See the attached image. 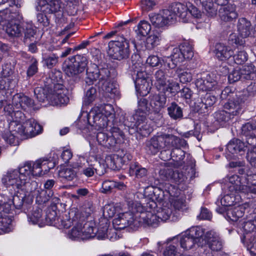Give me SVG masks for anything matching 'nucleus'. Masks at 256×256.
<instances>
[{
    "mask_svg": "<svg viewBox=\"0 0 256 256\" xmlns=\"http://www.w3.org/2000/svg\"><path fill=\"white\" fill-rule=\"evenodd\" d=\"M214 118L220 123L226 122L232 118L228 112L224 108L223 110L216 112L214 113Z\"/></svg>",
    "mask_w": 256,
    "mask_h": 256,
    "instance_id": "nucleus-56",
    "label": "nucleus"
},
{
    "mask_svg": "<svg viewBox=\"0 0 256 256\" xmlns=\"http://www.w3.org/2000/svg\"><path fill=\"white\" fill-rule=\"evenodd\" d=\"M179 242L180 247L184 251H188L194 248L196 244L192 238L186 232L180 235L168 238L165 243L168 244L171 242L176 243Z\"/></svg>",
    "mask_w": 256,
    "mask_h": 256,
    "instance_id": "nucleus-26",
    "label": "nucleus"
},
{
    "mask_svg": "<svg viewBox=\"0 0 256 256\" xmlns=\"http://www.w3.org/2000/svg\"><path fill=\"white\" fill-rule=\"evenodd\" d=\"M186 144L184 140L168 134H158L146 142V150L150 154H155L160 150V158L166 161L171 158L173 160L182 164L184 158V152L180 146Z\"/></svg>",
    "mask_w": 256,
    "mask_h": 256,
    "instance_id": "nucleus-4",
    "label": "nucleus"
},
{
    "mask_svg": "<svg viewBox=\"0 0 256 256\" xmlns=\"http://www.w3.org/2000/svg\"><path fill=\"white\" fill-rule=\"evenodd\" d=\"M147 170L142 167L137 162H132L130 166V173L132 176L135 175L137 178H142L146 176Z\"/></svg>",
    "mask_w": 256,
    "mask_h": 256,
    "instance_id": "nucleus-42",
    "label": "nucleus"
},
{
    "mask_svg": "<svg viewBox=\"0 0 256 256\" xmlns=\"http://www.w3.org/2000/svg\"><path fill=\"white\" fill-rule=\"evenodd\" d=\"M247 146L240 140L234 138L226 145V150L232 154H239L242 155L244 153Z\"/></svg>",
    "mask_w": 256,
    "mask_h": 256,
    "instance_id": "nucleus-35",
    "label": "nucleus"
},
{
    "mask_svg": "<svg viewBox=\"0 0 256 256\" xmlns=\"http://www.w3.org/2000/svg\"><path fill=\"white\" fill-rule=\"evenodd\" d=\"M206 244L212 250H220L222 248L223 242L219 234L214 230L206 232Z\"/></svg>",
    "mask_w": 256,
    "mask_h": 256,
    "instance_id": "nucleus-32",
    "label": "nucleus"
},
{
    "mask_svg": "<svg viewBox=\"0 0 256 256\" xmlns=\"http://www.w3.org/2000/svg\"><path fill=\"white\" fill-rule=\"evenodd\" d=\"M194 56L192 47L188 43L184 42L179 48L173 49L170 56V60L172 64L166 63L167 67L170 68H174L178 64L184 62L185 60L191 59Z\"/></svg>",
    "mask_w": 256,
    "mask_h": 256,
    "instance_id": "nucleus-15",
    "label": "nucleus"
},
{
    "mask_svg": "<svg viewBox=\"0 0 256 256\" xmlns=\"http://www.w3.org/2000/svg\"><path fill=\"white\" fill-rule=\"evenodd\" d=\"M96 89L90 88L87 90L83 100V106H88L92 103L96 98Z\"/></svg>",
    "mask_w": 256,
    "mask_h": 256,
    "instance_id": "nucleus-54",
    "label": "nucleus"
},
{
    "mask_svg": "<svg viewBox=\"0 0 256 256\" xmlns=\"http://www.w3.org/2000/svg\"><path fill=\"white\" fill-rule=\"evenodd\" d=\"M220 18L222 20L226 22L230 21L238 17L236 11L235 6L228 4L220 10Z\"/></svg>",
    "mask_w": 256,
    "mask_h": 256,
    "instance_id": "nucleus-38",
    "label": "nucleus"
},
{
    "mask_svg": "<svg viewBox=\"0 0 256 256\" xmlns=\"http://www.w3.org/2000/svg\"><path fill=\"white\" fill-rule=\"evenodd\" d=\"M160 202L158 204L154 200L148 199L144 206L140 203H130V208L132 212H140V218L142 220L144 226H154L160 221H166L171 218L172 221H176L179 216L176 214L172 204L167 200L166 196L160 198Z\"/></svg>",
    "mask_w": 256,
    "mask_h": 256,
    "instance_id": "nucleus-3",
    "label": "nucleus"
},
{
    "mask_svg": "<svg viewBox=\"0 0 256 256\" xmlns=\"http://www.w3.org/2000/svg\"><path fill=\"white\" fill-rule=\"evenodd\" d=\"M68 94V90L62 84H57L48 94V100L53 106H65L70 100Z\"/></svg>",
    "mask_w": 256,
    "mask_h": 256,
    "instance_id": "nucleus-16",
    "label": "nucleus"
},
{
    "mask_svg": "<svg viewBox=\"0 0 256 256\" xmlns=\"http://www.w3.org/2000/svg\"><path fill=\"white\" fill-rule=\"evenodd\" d=\"M196 86L199 91L208 92L214 90L217 86V82L210 74L198 78Z\"/></svg>",
    "mask_w": 256,
    "mask_h": 256,
    "instance_id": "nucleus-28",
    "label": "nucleus"
},
{
    "mask_svg": "<svg viewBox=\"0 0 256 256\" xmlns=\"http://www.w3.org/2000/svg\"><path fill=\"white\" fill-rule=\"evenodd\" d=\"M188 22L191 18H199L202 16L201 12L191 2H188Z\"/></svg>",
    "mask_w": 256,
    "mask_h": 256,
    "instance_id": "nucleus-57",
    "label": "nucleus"
},
{
    "mask_svg": "<svg viewBox=\"0 0 256 256\" xmlns=\"http://www.w3.org/2000/svg\"><path fill=\"white\" fill-rule=\"evenodd\" d=\"M54 167V163L48 158H40L34 162H27L18 168L7 170L2 174L1 182L4 187L13 190L16 194L19 190L26 191L28 194V203L31 204L33 201L32 186L37 185L34 181L30 182L32 178L44 175Z\"/></svg>",
    "mask_w": 256,
    "mask_h": 256,
    "instance_id": "nucleus-2",
    "label": "nucleus"
},
{
    "mask_svg": "<svg viewBox=\"0 0 256 256\" xmlns=\"http://www.w3.org/2000/svg\"><path fill=\"white\" fill-rule=\"evenodd\" d=\"M86 83H95L110 97L118 96V91L116 85L110 80V71L106 64H91L86 70Z\"/></svg>",
    "mask_w": 256,
    "mask_h": 256,
    "instance_id": "nucleus-8",
    "label": "nucleus"
},
{
    "mask_svg": "<svg viewBox=\"0 0 256 256\" xmlns=\"http://www.w3.org/2000/svg\"><path fill=\"white\" fill-rule=\"evenodd\" d=\"M138 119H133L130 124H128V126L134 130V131L144 136H146L150 134L152 132V128L148 124L146 117L138 118Z\"/></svg>",
    "mask_w": 256,
    "mask_h": 256,
    "instance_id": "nucleus-25",
    "label": "nucleus"
},
{
    "mask_svg": "<svg viewBox=\"0 0 256 256\" xmlns=\"http://www.w3.org/2000/svg\"><path fill=\"white\" fill-rule=\"evenodd\" d=\"M12 222V219L9 216L3 214L0 212V230L8 232L9 231L10 225Z\"/></svg>",
    "mask_w": 256,
    "mask_h": 256,
    "instance_id": "nucleus-55",
    "label": "nucleus"
},
{
    "mask_svg": "<svg viewBox=\"0 0 256 256\" xmlns=\"http://www.w3.org/2000/svg\"><path fill=\"white\" fill-rule=\"evenodd\" d=\"M12 83V78H0V94L3 95L4 98H2V100H8V94H10L8 90ZM0 98V100L2 99V98ZM0 102L1 103V100H0ZM0 106H2L1 104Z\"/></svg>",
    "mask_w": 256,
    "mask_h": 256,
    "instance_id": "nucleus-43",
    "label": "nucleus"
},
{
    "mask_svg": "<svg viewBox=\"0 0 256 256\" xmlns=\"http://www.w3.org/2000/svg\"><path fill=\"white\" fill-rule=\"evenodd\" d=\"M20 5L16 4L0 11V24L6 34L11 38H18L22 36V26H20L18 22L22 19L20 12Z\"/></svg>",
    "mask_w": 256,
    "mask_h": 256,
    "instance_id": "nucleus-9",
    "label": "nucleus"
},
{
    "mask_svg": "<svg viewBox=\"0 0 256 256\" xmlns=\"http://www.w3.org/2000/svg\"><path fill=\"white\" fill-rule=\"evenodd\" d=\"M137 28V34L142 36L147 35L151 30L150 24L146 20L140 21L138 24Z\"/></svg>",
    "mask_w": 256,
    "mask_h": 256,
    "instance_id": "nucleus-52",
    "label": "nucleus"
},
{
    "mask_svg": "<svg viewBox=\"0 0 256 256\" xmlns=\"http://www.w3.org/2000/svg\"><path fill=\"white\" fill-rule=\"evenodd\" d=\"M154 78V84L159 92L164 94L168 92L172 94L178 92L180 84L172 79H168L166 72L162 69L156 72Z\"/></svg>",
    "mask_w": 256,
    "mask_h": 256,
    "instance_id": "nucleus-12",
    "label": "nucleus"
},
{
    "mask_svg": "<svg viewBox=\"0 0 256 256\" xmlns=\"http://www.w3.org/2000/svg\"><path fill=\"white\" fill-rule=\"evenodd\" d=\"M48 78H46V87L48 88H52L57 84H62V74L59 70H54L50 73Z\"/></svg>",
    "mask_w": 256,
    "mask_h": 256,
    "instance_id": "nucleus-40",
    "label": "nucleus"
},
{
    "mask_svg": "<svg viewBox=\"0 0 256 256\" xmlns=\"http://www.w3.org/2000/svg\"><path fill=\"white\" fill-rule=\"evenodd\" d=\"M242 134L246 137L248 145L256 144V121L254 123L248 122L244 124L242 127Z\"/></svg>",
    "mask_w": 256,
    "mask_h": 256,
    "instance_id": "nucleus-29",
    "label": "nucleus"
},
{
    "mask_svg": "<svg viewBox=\"0 0 256 256\" xmlns=\"http://www.w3.org/2000/svg\"><path fill=\"white\" fill-rule=\"evenodd\" d=\"M245 208L242 206H237L224 208L226 211V216L228 220L236 222L240 218H242L244 214Z\"/></svg>",
    "mask_w": 256,
    "mask_h": 256,
    "instance_id": "nucleus-37",
    "label": "nucleus"
},
{
    "mask_svg": "<svg viewBox=\"0 0 256 256\" xmlns=\"http://www.w3.org/2000/svg\"><path fill=\"white\" fill-rule=\"evenodd\" d=\"M82 214L75 208L70 209L69 212L63 214L58 221L57 227L59 228H68L77 221L82 218Z\"/></svg>",
    "mask_w": 256,
    "mask_h": 256,
    "instance_id": "nucleus-22",
    "label": "nucleus"
},
{
    "mask_svg": "<svg viewBox=\"0 0 256 256\" xmlns=\"http://www.w3.org/2000/svg\"><path fill=\"white\" fill-rule=\"evenodd\" d=\"M256 180V174L253 176L240 177L238 175L228 176L225 179L226 194L220 200V204L224 207H232L234 203H237L241 199L239 193L245 194L248 193L256 194V184L252 180Z\"/></svg>",
    "mask_w": 256,
    "mask_h": 256,
    "instance_id": "nucleus-6",
    "label": "nucleus"
},
{
    "mask_svg": "<svg viewBox=\"0 0 256 256\" xmlns=\"http://www.w3.org/2000/svg\"><path fill=\"white\" fill-rule=\"evenodd\" d=\"M240 70L241 68L238 66L230 72L228 76V80L230 83H234L240 79L242 80Z\"/></svg>",
    "mask_w": 256,
    "mask_h": 256,
    "instance_id": "nucleus-61",
    "label": "nucleus"
},
{
    "mask_svg": "<svg viewBox=\"0 0 256 256\" xmlns=\"http://www.w3.org/2000/svg\"><path fill=\"white\" fill-rule=\"evenodd\" d=\"M168 112L170 116L174 120L179 119L182 116V108L175 102H172L168 108Z\"/></svg>",
    "mask_w": 256,
    "mask_h": 256,
    "instance_id": "nucleus-46",
    "label": "nucleus"
},
{
    "mask_svg": "<svg viewBox=\"0 0 256 256\" xmlns=\"http://www.w3.org/2000/svg\"><path fill=\"white\" fill-rule=\"evenodd\" d=\"M108 48V54L114 59L121 60L128 56L129 44L122 36H118L116 40L110 41Z\"/></svg>",
    "mask_w": 256,
    "mask_h": 256,
    "instance_id": "nucleus-14",
    "label": "nucleus"
},
{
    "mask_svg": "<svg viewBox=\"0 0 256 256\" xmlns=\"http://www.w3.org/2000/svg\"><path fill=\"white\" fill-rule=\"evenodd\" d=\"M176 72L182 83H186L191 82L192 79V74L190 70L187 69L182 70V68H178L176 69Z\"/></svg>",
    "mask_w": 256,
    "mask_h": 256,
    "instance_id": "nucleus-48",
    "label": "nucleus"
},
{
    "mask_svg": "<svg viewBox=\"0 0 256 256\" xmlns=\"http://www.w3.org/2000/svg\"><path fill=\"white\" fill-rule=\"evenodd\" d=\"M178 190L175 186L171 184H166V195L168 194L169 196L167 198L168 202L172 204V206L176 214L179 216L176 212V210H183L186 208V198L184 196H176L178 192Z\"/></svg>",
    "mask_w": 256,
    "mask_h": 256,
    "instance_id": "nucleus-18",
    "label": "nucleus"
},
{
    "mask_svg": "<svg viewBox=\"0 0 256 256\" xmlns=\"http://www.w3.org/2000/svg\"><path fill=\"white\" fill-rule=\"evenodd\" d=\"M38 10L46 14H53L60 12L64 4L60 0H38Z\"/></svg>",
    "mask_w": 256,
    "mask_h": 256,
    "instance_id": "nucleus-24",
    "label": "nucleus"
},
{
    "mask_svg": "<svg viewBox=\"0 0 256 256\" xmlns=\"http://www.w3.org/2000/svg\"><path fill=\"white\" fill-rule=\"evenodd\" d=\"M188 2L184 3L174 2L172 4L168 10L174 14L173 21L178 16L184 22H188Z\"/></svg>",
    "mask_w": 256,
    "mask_h": 256,
    "instance_id": "nucleus-27",
    "label": "nucleus"
},
{
    "mask_svg": "<svg viewBox=\"0 0 256 256\" xmlns=\"http://www.w3.org/2000/svg\"><path fill=\"white\" fill-rule=\"evenodd\" d=\"M4 116L10 122V129L23 138L34 137L42 132V126L35 120H26L24 114L21 111H12L10 105L5 106Z\"/></svg>",
    "mask_w": 256,
    "mask_h": 256,
    "instance_id": "nucleus-7",
    "label": "nucleus"
},
{
    "mask_svg": "<svg viewBox=\"0 0 256 256\" xmlns=\"http://www.w3.org/2000/svg\"><path fill=\"white\" fill-rule=\"evenodd\" d=\"M238 95L234 92V90L230 86H227L222 91L221 94V98L222 99H234L236 98V96Z\"/></svg>",
    "mask_w": 256,
    "mask_h": 256,
    "instance_id": "nucleus-62",
    "label": "nucleus"
},
{
    "mask_svg": "<svg viewBox=\"0 0 256 256\" xmlns=\"http://www.w3.org/2000/svg\"><path fill=\"white\" fill-rule=\"evenodd\" d=\"M88 65L86 57L77 55L68 58V63L65 69L66 74L70 77L74 76L85 70Z\"/></svg>",
    "mask_w": 256,
    "mask_h": 256,
    "instance_id": "nucleus-17",
    "label": "nucleus"
},
{
    "mask_svg": "<svg viewBox=\"0 0 256 256\" xmlns=\"http://www.w3.org/2000/svg\"><path fill=\"white\" fill-rule=\"evenodd\" d=\"M36 29L31 22H26L22 24V34H24V40L26 41L28 39L32 40L36 34Z\"/></svg>",
    "mask_w": 256,
    "mask_h": 256,
    "instance_id": "nucleus-44",
    "label": "nucleus"
},
{
    "mask_svg": "<svg viewBox=\"0 0 256 256\" xmlns=\"http://www.w3.org/2000/svg\"><path fill=\"white\" fill-rule=\"evenodd\" d=\"M172 242L165 248L163 252V256H180L182 254L178 252L176 246Z\"/></svg>",
    "mask_w": 256,
    "mask_h": 256,
    "instance_id": "nucleus-60",
    "label": "nucleus"
},
{
    "mask_svg": "<svg viewBox=\"0 0 256 256\" xmlns=\"http://www.w3.org/2000/svg\"><path fill=\"white\" fill-rule=\"evenodd\" d=\"M250 146L252 148L248 151L246 158L250 164L256 167V146Z\"/></svg>",
    "mask_w": 256,
    "mask_h": 256,
    "instance_id": "nucleus-64",
    "label": "nucleus"
},
{
    "mask_svg": "<svg viewBox=\"0 0 256 256\" xmlns=\"http://www.w3.org/2000/svg\"><path fill=\"white\" fill-rule=\"evenodd\" d=\"M14 72V67L10 64H6L2 66V75L4 78H12L13 81V76H12Z\"/></svg>",
    "mask_w": 256,
    "mask_h": 256,
    "instance_id": "nucleus-63",
    "label": "nucleus"
},
{
    "mask_svg": "<svg viewBox=\"0 0 256 256\" xmlns=\"http://www.w3.org/2000/svg\"><path fill=\"white\" fill-rule=\"evenodd\" d=\"M242 80H252L244 92L253 96L256 92V67L252 64H248L242 66L240 70Z\"/></svg>",
    "mask_w": 256,
    "mask_h": 256,
    "instance_id": "nucleus-20",
    "label": "nucleus"
},
{
    "mask_svg": "<svg viewBox=\"0 0 256 256\" xmlns=\"http://www.w3.org/2000/svg\"><path fill=\"white\" fill-rule=\"evenodd\" d=\"M240 230L244 236H249L256 228V218H248L247 221H244L241 224ZM244 238V236H243Z\"/></svg>",
    "mask_w": 256,
    "mask_h": 256,
    "instance_id": "nucleus-41",
    "label": "nucleus"
},
{
    "mask_svg": "<svg viewBox=\"0 0 256 256\" xmlns=\"http://www.w3.org/2000/svg\"><path fill=\"white\" fill-rule=\"evenodd\" d=\"M186 232L198 246H202L206 244V232L204 233L202 228L192 226Z\"/></svg>",
    "mask_w": 256,
    "mask_h": 256,
    "instance_id": "nucleus-30",
    "label": "nucleus"
},
{
    "mask_svg": "<svg viewBox=\"0 0 256 256\" xmlns=\"http://www.w3.org/2000/svg\"><path fill=\"white\" fill-rule=\"evenodd\" d=\"M54 182L52 180H48L45 182L44 187L46 190H42L40 193V197H42L46 194L48 193V196L42 200L44 202H46L52 196V193L50 190L54 186Z\"/></svg>",
    "mask_w": 256,
    "mask_h": 256,
    "instance_id": "nucleus-58",
    "label": "nucleus"
},
{
    "mask_svg": "<svg viewBox=\"0 0 256 256\" xmlns=\"http://www.w3.org/2000/svg\"><path fill=\"white\" fill-rule=\"evenodd\" d=\"M170 58H168L166 60H160L157 56L151 55L147 58L146 62L152 67L158 66L160 64L162 65V64H163L164 68H166L167 67V61Z\"/></svg>",
    "mask_w": 256,
    "mask_h": 256,
    "instance_id": "nucleus-47",
    "label": "nucleus"
},
{
    "mask_svg": "<svg viewBox=\"0 0 256 256\" xmlns=\"http://www.w3.org/2000/svg\"><path fill=\"white\" fill-rule=\"evenodd\" d=\"M115 112L112 104L94 106L90 111L82 112L77 120L78 128L87 132L94 128L103 130L96 136L98 144L104 147L116 149L124 142V134L114 126Z\"/></svg>",
    "mask_w": 256,
    "mask_h": 256,
    "instance_id": "nucleus-1",
    "label": "nucleus"
},
{
    "mask_svg": "<svg viewBox=\"0 0 256 256\" xmlns=\"http://www.w3.org/2000/svg\"><path fill=\"white\" fill-rule=\"evenodd\" d=\"M126 158L125 155L122 156L117 154H110L106 156L104 162L108 168L114 170L123 165Z\"/></svg>",
    "mask_w": 256,
    "mask_h": 256,
    "instance_id": "nucleus-34",
    "label": "nucleus"
},
{
    "mask_svg": "<svg viewBox=\"0 0 256 256\" xmlns=\"http://www.w3.org/2000/svg\"><path fill=\"white\" fill-rule=\"evenodd\" d=\"M12 104L14 107L8 102V100H1L2 106H4L5 108L6 106L10 105L12 106V110L14 112L20 110V108L28 110L33 106L34 101L26 96L17 94L13 96Z\"/></svg>",
    "mask_w": 256,
    "mask_h": 256,
    "instance_id": "nucleus-19",
    "label": "nucleus"
},
{
    "mask_svg": "<svg viewBox=\"0 0 256 256\" xmlns=\"http://www.w3.org/2000/svg\"><path fill=\"white\" fill-rule=\"evenodd\" d=\"M160 174L162 180H171L178 184L183 182L186 179V175L180 173L176 168L171 169L166 166L160 170Z\"/></svg>",
    "mask_w": 256,
    "mask_h": 256,
    "instance_id": "nucleus-23",
    "label": "nucleus"
},
{
    "mask_svg": "<svg viewBox=\"0 0 256 256\" xmlns=\"http://www.w3.org/2000/svg\"><path fill=\"white\" fill-rule=\"evenodd\" d=\"M132 76L134 80L136 91L141 96H146L150 92L152 82L146 72V66L140 60L134 62L131 66Z\"/></svg>",
    "mask_w": 256,
    "mask_h": 256,
    "instance_id": "nucleus-10",
    "label": "nucleus"
},
{
    "mask_svg": "<svg viewBox=\"0 0 256 256\" xmlns=\"http://www.w3.org/2000/svg\"><path fill=\"white\" fill-rule=\"evenodd\" d=\"M28 222L32 224H38L40 227L45 225L44 219L42 218V210L38 206L34 207L28 214Z\"/></svg>",
    "mask_w": 256,
    "mask_h": 256,
    "instance_id": "nucleus-36",
    "label": "nucleus"
},
{
    "mask_svg": "<svg viewBox=\"0 0 256 256\" xmlns=\"http://www.w3.org/2000/svg\"><path fill=\"white\" fill-rule=\"evenodd\" d=\"M246 241V246L247 250L252 256L256 255V235L253 236H244V238Z\"/></svg>",
    "mask_w": 256,
    "mask_h": 256,
    "instance_id": "nucleus-49",
    "label": "nucleus"
},
{
    "mask_svg": "<svg viewBox=\"0 0 256 256\" xmlns=\"http://www.w3.org/2000/svg\"><path fill=\"white\" fill-rule=\"evenodd\" d=\"M250 96L252 95L244 90L242 92H238V95L236 96V98L229 99L224 104V108L233 118L244 112L246 103Z\"/></svg>",
    "mask_w": 256,
    "mask_h": 256,
    "instance_id": "nucleus-13",
    "label": "nucleus"
},
{
    "mask_svg": "<svg viewBox=\"0 0 256 256\" xmlns=\"http://www.w3.org/2000/svg\"><path fill=\"white\" fill-rule=\"evenodd\" d=\"M214 54L218 60L225 61L234 55V50L224 43H218L215 46Z\"/></svg>",
    "mask_w": 256,
    "mask_h": 256,
    "instance_id": "nucleus-31",
    "label": "nucleus"
},
{
    "mask_svg": "<svg viewBox=\"0 0 256 256\" xmlns=\"http://www.w3.org/2000/svg\"><path fill=\"white\" fill-rule=\"evenodd\" d=\"M160 40L161 36L160 34L152 33L146 38L145 46L147 49L152 50L160 44Z\"/></svg>",
    "mask_w": 256,
    "mask_h": 256,
    "instance_id": "nucleus-45",
    "label": "nucleus"
},
{
    "mask_svg": "<svg viewBox=\"0 0 256 256\" xmlns=\"http://www.w3.org/2000/svg\"><path fill=\"white\" fill-rule=\"evenodd\" d=\"M152 24L156 28H162L170 24L173 21L174 14L168 10H164L158 14H151L149 15Z\"/></svg>",
    "mask_w": 256,
    "mask_h": 256,
    "instance_id": "nucleus-21",
    "label": "nucleus"
},
{
    "mask_svg": "<svg viewBox=\"0 0 256 256\" xmlns=\"http://www.w3.org/2000/svg\"><path fill=\"white\" fill-rule=\"evenodd\" d=\"M58 220L59 219L57 218L56 212L52 210H48L44 219L45 224L53 225L56 226H57Z\"/></svg>",
    "mask_w": 256,
    "mask_h": 256,
    "instance_id": "nucleus-50",
    "label": "nucleus"
},
{
    "mask_svg": "<svg viewBox=\"0 0 256 256\" xmlns=\"http://www.w3.org/2000/svg\"><path fill=\"white\" fill-rule=\"evenodd\" d=\"M139 203L138 202L128 201L127 202V210L119 213L112 220V224L115 230H122L128 226L132 228H136L143 226L142 220L140 218V212H132L130 208V203Z\"/></svg>",
    "mask_w": 256,
    "mask_h": 256,
    "instance_id": "nucleus-11",
    "label": "nucleus"
},
{
    "mask_svg": "<svg viewBox=\"0 0 256 256\" xmlns=\"http://www.w3.org/2000/svg\"><path fill=\"white\" fill-rule=\"evenodd\" d=\"M152 112L146 99H141L138 103V108L132 116V119H138V118L146 117L147 112Z\"/></svg>",
    "mask_w": 256,
    "mask_h": 256,
    "instance_id": "nucleus-39",
    "label": "nucleus"
},
{
    "mask_svg": "<svg viewBox=\"0 0 256 256\" xmlns=\"http://www.w3.org/2000/svg\"><path fill=\"white\" fill-rule=\"evenodd\" d=\"M8 124L10 125V122H8ZM9 130H5L2 134V138L4 140L8 143L12 144H14L16 140V136L14 135L15 133L16 132L15 131L12 130L9 127Z\"/></svg>",
    "mask_w": 256,
    "mask_h": 256,
    "instance_id": "nucleus-59",
    "label": "nucleus"
},
{
    "mask_svg": "<svg viewBox=\"0 0 256 256\" xmlns=\"http://www.w3.org/2000/svg\"><path fill=\"white\" fill-rule=\"evenodd\" d=\"M86 218L82 216L80 220L74 223L72 228L66 233V238L72 240L80 241L96 238L98 240H102L106 238L110 240L116 239V234H114L113 230L108 229L110 222L106 218H102L100 220L98 227H94L93 222H88L84 224Z\"/></svg>",
    "mask_w": 256,
    "mask_h": 256,
    "instance_id": "nucleus-5",
    "label": "nucleus"
},
{
    "mask_svg": "<svg viewBox=\"0 0 256 256\" xmlns=\"http://www.w3.org/2000/svg\"><path fill=\"white\" fill-rule=\"evenodd\" d=\"M59 176L67 180H72L76 178V173L72 168H66L59 171Z\"/></svg>",
    "mask_w": 256,
    "mask_h": 256,
    "instance_id": "nucleus-53",
    "label": "nucleus"
},
{
    "mask_svg": "<svg viewBox=\"0 0 256 256\" xmlns=\"http://www.w3.org/2000/svg\"><path fill=\"white\" fill-rule=\"evenodd\" d=\"M166 97L164 94H158L150 98L149 105L154 112H158L166 105Z\"/></svg>",
    "mask_w": 256,
    "mask_h": 256,
    "instance_id": "nucleus-33",
    "label": "nucleus"
},
{
    "mask_svg": "<svg viewBox=\"0 0 256 256\" xmlns=\"http://www.w3.org/2000/svg\"><path fill=\"white\" fill-rule=\"evenodd\" d=\"M212 0H200L204 10L210 16H214L216 14L217 12V9L216 8L215 4L212 2Z\"/></svg>",
    "mask_w": 256,
    "mask_h": 256,
    "instance_id": "nucleus-51",
    "label": "nucleus"
}]
</instances>
